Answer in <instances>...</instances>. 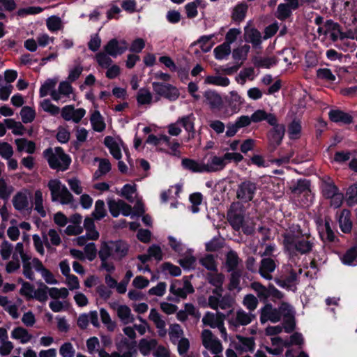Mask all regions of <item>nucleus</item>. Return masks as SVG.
Segmentation results:
<instances>
[{
	"label": "nucleus",
	"mask_w": 357,
	"mask_h": 357,
	"mask_svg": "<svg viewBox=\"0 0 357 357\" xmlns=\"http://www.w3.org/2000/svg\"><path fill=\"white\" fill-rule=\"evenodd\" d=\"M170 291L178 297L185 298L188 294L192 293L194 289L188 280H183L174 282L171 285Z\"/></svg>",
	"instance_id": "nucleus-20"
},
{
	"label": "nucleus",
	"mask_w": 357,
	"mask_h": 357,
	"mask_svg": "<svg viewBox=\"0 0 357 357\" xmlns=\"http://www.w3.org/2000/svg\"><path fill=\"white\" fill-rule=\"evenodd\" d=\"M183 167L195 173L206 172L205 160L203 158L201 160L184 158L182 160Z\"/></svg>",
	"instance_id": "nucleus-29"
},
{
	"label": "nucleus",
	"mask_w": 357,
	"mask_h": 357,
	"mask_svg": "<svg viewBox=\"0 0 357 357\" xmlns=\"http://www.w3.org/2000/svg\"><path fill=\"white\" fill-rule=\"evenodd\" d=\"M90 121L92 128L95 131L102 132L105 130V123L98 110H95L92 112L90 118Z\"/></svg>",
	"instance_id": "nucleus-41"
},
{
	"label": "nucleus",
	"mask_w": 357,
	"mask_h": 357,
	"mask_svg": "<svg viewBox=\"0 0 357 357\" xmlns=\"http://www.w3.org/2000/svg\"><path fill=\"white\" fill-rule=\"evenodd\" d=\"M17 149L19 152H26L29 154L34 153L36 149L35 143L24 138L15 139Z\"/></svg>",
	"instance_id": "nucleus-43"
},
{
	"label": "nucleus",
	"mask_w": 357,
	"mask_h": 357,
	"mask_svg": "<svg viewBox=\"0 0 357 357\" xmlns=\"http://www.w3.org/2000/svg\"><path fill=\"white\" fill-rule=\"evenodd\" d=\"M284 271L289 272V275H282L280 278L275 279L277 284L282 288H286L294 291L296 289L298 274L301 273V269L298 268V271L293 270L289 266L284 267Z\"/></svg>",
	"instance_id": "nucleus-10"
},
{
	"label": "nucleus",
	"mask_w": 357,
	"mask_h": 357,
	"mask_svg": "<svg viewBox=\"0 0 357 357\" xmlns=\"http://www.w3.org/2000/svg\"><path fill=\"white\" fill-rule=\"evenodd\" d=\"M283 244L290 254L300 252L305 254L312 248V242L308 236L302 234L298 226L291 227L284 234Z\"/></svg>",
	"instance_id": "nucleus-1"
},
{
	"label": "nucleus",
	"mask_w": 357,
	"mask_h": 357,
	"mask_svg": "<svg viewBox=\"0 0 357 357\" xmlns=\"http://www.w3.org/2000/svg\"><path fill=\"white\" fill-rule=\"evenodd\" d=\"M321 189L323 196L326 199H328L339 191L333 181L328 176L322 178Z\"/></svg>",
	"instance_id": "nucleus-32"
},
{
	"label": "nucleus",
	"mask_w": 357,
	"mask_h": 357,
	"mask_svg": "<svg viewBox=\"0 0 357 357\" xmlns=\"http://www.w3.org/2000/svg\"><path fill=\"white\" fill-rule=\"evenodd\" d=\"M195 117L192 114L183 116L177 121V123L181 124L188 132H194V121Z\"/></svg>",
	"instance_id": "nucleus-62"
},
{
	"label": "nucleus",
	"mask_w": 357,
	"mask_h": 357,
	"mask_svg": "<svg viewBox=\"0 0 357 357\" xmlns=\"http://www.w3.org/2000/svg\"><path fill=\"white\" fill-rule=\"evenodd\" d=\"M248 10V5L246 3L238 4L234 9L232 17L234 21H242L246 15Z\"/></svg>",
	"instance_id": "nucleus-60"
},
{
	"label": "nucleus",
	"mask_w": 357,
	"mask_h": 357,
	"mask_svg": "<svg viewBox=\"0 0 357 357\" xmlns=\"http://www.w3.org/2000/svg\"><path fill=\"white\" fill-rule=\"evenodd\" d=\"M280 317L282 316L285 319L284 328L286 332L290 333L294 328V310L292 307L286 303H282L278 309Z\"/></svg>",
	"instance_id": "nucleus-21"
},
{
	"label": "nucleus",
	"mask_w": 357,
	"mask_h": 357,
	"mask_svg": "<svg viewBox=\"0 0 357 357\" xmlns=\"http://www.w3.org/2000/svg\"><path fill=\"white\" fill-rule=\"evenodd\" d=\"M153 88L157 94L170 100H175L179 96L178 89L169 84L153 82Z\"/></svg>",
	"instance_id": "nucleus-14"
},
{
	"label": "nucleus",
	"mask_w": 357,
	"mask_h": 357,
	"mask_svg": "<svg viewBox=\"0 0 357 357\" xmlns=\"http://www.w3.org/2000/svg\"><path fill=\"white\" fill-rule=\"evenodd\" d=\"M4 122L8 129H11L14 135H22L25 132V128L20 122H16L13 119H5Z\"/></svg>",
	"instance_id": "nucleus-57"
},
{
	"label": "nucleus",
	"mask_w": 357,
	"mask_h": 357,
	"mask_svg": "<svg viewBox=\"0 0 357 357\" xmlns=\"http://www.w3.org/2000/svg\"><path fill=\"white\" fill-rule=\"evenodd\" d=\"M40 106L43 111L50 114L51 115L55 116L59 114L60 112L59 107L52 104L49 99H44L42 100L40 103Z\"/></svg>",
	"instance_id": "nucleus-64"
},
{
	"label": "nucleus",
	"mask_w": 357,
	"mask_h": 357,
	"mask_svg": "<svg viewBox=\"0 0 357 357\" xmlns=\"http://www.w3.org/2000/svg\"><path fill=\"white\" fill-rule=\"evenodd\" d=\"M280 320V313L276 308L273 307L271 304L266 305L261 310L260 321L262 324L268 321L275 323Z\"/></svg>",
	"instance_id": "nucleus-25"
},
{
	"label": "nucleus",
	"mask_w": 357,
	"mask_h": 357,
	"mask_svg": "<svg viewBox=\"0 0 357 357\" xmlns=\"http://www.w3.org/2000/svg\"><path fill=\"white\" fill-rule=\"evenodd\" d=\"M30 197L31 192L28 190L24 189L17 192L12 199L14 208L19 211L28 210Z\"/></svg>",
	"instance_id": "nucleus-17"
},
{
	"label": "nucleus",
	"mask_w": 357,
	"mask_h": 357,
	"mask_svg": "<svg viewBox=\"0 0 357 357\" xmlns=\"http://www.w3.org/2000/svg\"><path fill=\"white\" fill-rule=\"evenodd\" d=\"M53 202H59L61 204H70L73 202V196L66 186L59 180L52 179L47 184Z\"/></svg>",
	"instance_id": "nucleus-5"
},
{
	"label": "nucleus",
	"mask_w": 357,
	"mask_h": 357,
	"mask_svg": "<svg viewBox=\"0 0 357 357\" xmlns=\"http://www.w3.org/2000/svg\"><path fill=\"white\" fill-rule=\"evenodd\" d=\"M108 207L111 215L114 218L118 217L120 214L124 216L130 215L132 218L135 215L132 213L131 206L121 199L108 201Z\"/></svg>",
	"instance_id": "nucleus-11"
},
{
	"label": "nucleus",
	"mask_w": 357,
	"mask_h": 357,
	"mask_svg": "<svg viewBox=\"0 0 357 357\" xmlns=\"http://www.w3.org/2000/svg\"><path fill=\"white\" fill-rule=\"evenodd\" d=\"M129 246L123 241H103L98 252L102 258H110L114 260H121L128 252Z\"/></svg>",
	"instance_id": "nucleus-3"
},
{
	"label": "nucleus",
	"mask_w": 357,
	"mask_h": 357,
	"mask_svg": "<svg viewBox=\"0 0 357 357\" xmlns=\"http://www.w3.org/2000/svg\"><path fill=\"white\" fill-rule=\"evenodd\" d=\"M75 98L74 90L68 81H62L52 94V99L57 102L65 103Z\"/></svg>",
	"instance_id": "nucleus-8"
},
{
	"label": "nucleus",
	"mask_w": 357,
	"mask_h": 357,
	"mask_svg": "<svg viewBox=\"0 0 357 357\" xmlns=\"http://www.w3.org/2000/svg\"><path fill=\"white\" fill-rule=\"evenodd\" d=\"M244 38L246 42L252 43L255 48L259 47L262 41L261 33L248 26L245 28Z\"/></svg>",
	"instance_id": "nucleus-31"
},
{
	"label": "nucleus",
	"mask_w": 357,
	"mask_h": 357,
	"mask_svg": "<svg viewBox=\"0 0 357 357\" xmlns=\"http://www.w3.org/2000/svg\"><path fill=\"white\" fill-rule=\"evenodd\" d=\"M317 77L318 79L329 83H333L336 80V76L326 68H319L317 70Z\"/></svg>",
	"instance_id": "nucleus-55"
},
{
	"label": "nucleus",
	"mask_w": 357,
	"mask_h": 357,
	"mask_svg": "<svg viewBox=\"0 0 357 357\" xmlns=\"http://www.w3.org/2000/svg\"><path fill=\"white\" fill-rule=\"evenodd\" d=\"M202 337L205 348L210 350L213 354H218L222 351V346L220 342L213 335L210 330H204Z\"/></svg>",
	"instance_id": "nucleus-13"
},
{
	"label": "nucleus",
	"mask_w": 357,
	"mask_h": 357,
	"mask_svg": "<svg viewBox=\"0 0 357 357\" xmlns=\"http://www.w3.org/2000/svg\"><path fill=\"white\" fill-rule=\"evenodd\" d=\"M22 263L23 275L30 280L35 279L34 272L39 273L44 266L40 260L36 257H32L31 255L24 256Z\"/></svg>",
	"instance_id": "nucleus-9"
},
{
	"label": "nucleus",
	"mask_w": 357,
	"mask_h": 357,
	"mask_svg": "<svg viewBox=\"0 0 357 357\" xmlns=\"http://www.w3.org/2000/svg\"><path fill=\"white\" fill-rule=\"evenodd\" d=\"M317 229L322 241L329 242L334 241L335 236L331 229L330 220L326 218L324 222H318Z\"/></svg>",
	"instance_id": "nucleus-26"
},
{
	"label": "nucleus",
	"mask_w": 357,
	"mask_h": 357,
	"mask_svg": "<svg viewBox=\"0 0 357 357\" xmlns=\"http://www.w3.org/2000/svg\"><path fill=\"white\" fill-rule=\"evenodd\" d=\"M339 225L344 233H349L352 228V222L350 220V213L347 210H343L339 217Z\"/></svg>",
	"instance_id": "nucleus-44"
},
{
	"label": "nucleus",
	"mask_w": 357,
	"mask_h": 357,
	"mask_svg": "<svg viewBox=\"0 0 357 357\" xmlns=\"http://www.w3.org/2000/svg\"><path fill=\"white\" fill-rule=\"evenodd\" d=\"M149 318L155 325L158 330L159 335L164 337L167 333V331L165 329V321L162 319L160 314L155 309L151 310Z\"/></svg>",
	"instance_id": "nucleus-34"
},
{
	"label": "nucleus",
	"mask_w": 357,
	"mask_h": 357,
	"mask_svg": "<svg viewBox=\"0 0 357 357\" xmlns=\"http://www.w3.org/2000/svg\"><path fill=\"white\" fill-rule=\"evenodd\" d=\"M107 214L105 202L98 199L95 203L94 210L92 215L95 220H100L102 219Z\"/></svg>",
	"instance_id": "nucleus-58"
},
{
	"label": "nucleus",
	"mask_w": 357,
	"mask_h": 357,
	"mask_svg": "<svg viewBox=\"0 0 357 357\" xmlns=\"http://www.w3.org/2000/svg\"><path fill=\"white\" fill-rule=\"evenodd\" d=\"M136 98L139 105H150L152 102L153 96L149 90L142 88L137 92Z\"/></svg>",
	"instance_id": "nucleus-49"
},
{
	"label": "nucleus",
	"mask_w": 357,
	"mask_h": 357,
	"mask_svg": "<svg viewBox=\"0 0 357 357\" xmlns=\"http://www.w3.org/2000/svg\"><path fill=\"white\" fill-rule=\"evenodd\" d=\"M228 220L234 229L238 230L243 222V216L241 211L231 208L227 214Z\"/></svg>",
	"instance_id": "nucleus-39"
},
{
	"label": "nucleus",
	"mask_w": 357,
	"mask_h": 357,
	"mask_svg": "<svg viewBox=\"0 0 357 357\" xmlns=\"http://www.w3.org/2000/svg\"><path fill=\"white\" fill-rule=\"evenodd\" d=\"M10 336L13 340L23 344L29 342L33 337L26 328L20 326L13 328Z\"/></svg>",
	"instance_id": "nucleus-33"
},
{
	"label": "nucleus",
	"mask_w": 357,
	"mask_h": 357,
	"mask_svg": "<svg viewBox=\"0 0 357 357\" xmlns=\"http://www.w3.org/2000/svg\"><path fill=\"white\" fill-rule=\"evenodd\" d=\"M284 135V127L283 126H275L268 133V148L271 151H274L279 146Z\"/></svg>",
	"instance_id": "nucleus-22"
},
{
	"label": "nucleus",
	"mask_w": 357,
	"mask_h": 357,
	"mask_svg": "<svg viewBox=\"0 0 357 357\" xmlns=\"http://www.w3.org/2000/svg\"><path fill=\"white\" fill-rule=\"evenodd\" d=\"M317 31L319 36H327L334 41L338 39L340 40L342 36V32L340 31L339 25L332 21H327L324 26H319Z\"/></svg>",
	"instance_id": "nucleus-18"
},
{
	"label": "nucleus",
	"mask_w": 357,
	"mask_h": 357,
	"mask_svg": "<svg viewBox=\"0 0 357 357\" xmlns=\"http://www.w3.org/2000/svg\"><path fill=\"white\" fill-rule=\"evenodd\" d=\"M49 295L54 300H59V298L65 299L69 295L68 289L62 287V288H56V287H51L49 288Z\"/></svg>",
	"instance_id": "nucleus-61"
},
{
	"label": "nucleus",
	"mask_w": 357,
	"mask_h": 357,
	"mask_svg": "<svg viewBox=\"0 0 357 357\" xmlns=\"http://www.w3.org/2000/svg\"><path fill=\"white\" fill-rule=\"evenodd\" d=\"M206 84H213L220 86H227L229 84V79L227 77L219 75L207 76L204 81Z\"/></svg>",
	"instance_id": "nucleus-54"
},
{
	"label": "nucleus",
	"mask_w": 357,
	"mask_h": 357,
	"mask_svg": "<svg viewBox=\"0 0 357 357\" xmlns=\"http://www.w3.org/2000/svg\"><path fill=\"white\" fill-rule=\"evenodd\" d=\"M206 3L204 0H195L185 6V10L188 18H194L197 15V8H204Z\"/></svg>",
	"instance_id": "nucleus-40"
},
{
	"label": "nucleus",
	"mask_w": 357,
	"mask_h": 357,
	"mask_svg": "<svg viewBox=\"0 0 357 357\" xmlns=\"http://www.w3.org/2000/svg\"><path fill=\"white\" fill-rule=\"evenodd\" d=\"M157 344L158 342L155 339L143 338L139 342V350L142 355L147 356L154 351Z\"/></svg>",
	"instance_id": "nucleus-36"
},
{
	"label": "nucleus",
	"mask_w": 357,
	"mask_h": 357,
	"mask_svg": "<svg viewBox=\"0 0 357 357\" xmlns=\"http://www.w3.org/2000/svg\"><path fill=\"white\" fill-rule=\"evenodd\" d=\"M104 142L112 156L119 160L122 156L121 150V146L122 145L121 141L107 136L105 138Z\"/></svg>",
	"instance_id": "nucleus-28"
},
{
	"label": "nucleus",
	"mask_w": 357,
	"mask_h": 357,
	"mask_svg": "<svg viewBox=\"0 0 357 357\" xmlns=\"http://www.w3.org/2000/svg\"><path fill=\"white\" fill-rule=\"evenodd\" d=\"M215 59L222 60L226 59L231 53V47L228 43H224L214 49Z\"/></svg>",
	"instance_id": "nucleus-51"
},
{
	"label": "nucleus",
	"mask_w": 357,
	"mask_h": 357,
	"mask_svg": "<svg viewBox=\"0 0 357 357\" xmlns=\"http://www.w3.org/2000/svg\"><path fill=\"white\" fill-rule=\"evenodd\" d=\"M229 107L233 113H237L244 102L243 98L236 91H231L227 99Z\"/></svg>",
	"instance_id": "nucleus-38"
},
{
	"label": "nucleus",
	"mask_w": 357,
	"mask_h": 357,
	"mask_svg": "<svg viewBox=\"0 0 357 357\" xmlns=\"http://www.w3.org/2000/svg\"><path fill=\"white\" fill-rule=\"evenodd\" d=\"M169 335L172 343L176 344L180 339L183 338V331L177 324H172L169 328Z\"/></svg>",
	"instance_id": "nucleus-52"
},
{
	"label": "nucleus",
	"mask_w": 357,
	"mask_h": 357,
	"mask_svg": "<svg viewBox=\"0 0 357 357\" xmlns=\"http://www.w3.org/2000/svg\"><path fill=\"white\" fill-rule=\"evenodd\" d=\"M111 307L116 311L118 317L123 324H128L134 321V316L128 306L114 303L111 304Z\"/></svg>",
	"instance_id": "nucleus-23"
},
{
	"label": "nucleus",
	"mask_w": 357,
	"mask_h": 357,
	"mask_svg": "<svg viewBox=\"0 0 357 357\" xmlns=\"http://www.w3.org/2000/svg\"><path fill=\"white\" fill-rule=\"evenodd\" d=\"M328 115L330 119L335 123L349 124L352 121V117L351 115L339 109L331 110Z\"/></svg>",
	"instance_id": "nucleus-35"
},
{
	"label": "nucleus",
	"mask_w": 357,
	"mask_h": 357,
	"mask_svg": "<svg viewBox=\"0 0 357 357\" xmlns=\"http://www.w3.org/2000/svg\"><path fill=\"white\" fill-rule=\"evenodd\" d=\"M178 263L184 269L191 270L195 268L197 259L193 256L192 250H188V252L178 260Z\"/></svg>",
	"instance_id": "nucleus-45"
},
{
	"label": "nucleus",
	"mask_w": 357,
	"mask_h": 357,
	"mask_svg": "<svg viewBox=\"0 0 357 357\" xmlns=\"http://www.w3.org/2000/svg\"><path fill=\"white\" fill-rule=\"evenodd\" d=\"M58 80L59 79L57 77L49 78L46 79L40 88V96L45 97L47 95H50L52 97L53 91H56L55 87Z\"/></svg>",
	"instance_id": "nucleus-37"
},
{
	"label": "nucleus",
	"mask_w": 357,
	"mask_h": 357,
	"mask_svg": "<svg viewBox=\"0 0 357 357\" xmlns=\"http://www.w3.org/2000/svg\"><path fill=\"white\" fill-rule=\"evenodd\" d=\"M213 37V34L203 36L197 40V44L204 52H209L214 45L215 43L212 41Z\"/></svg>",
	"instance_id": "nucleus-53"
},
{
	"label": "nucleus",
	"mask_w": 357,
	"mask_h": 357,
	"mask_svg": "<svg viewBox=\"0 0 357 357\" xmlns=\"http://www.w3.org/2000/svg\"><path fill=\"white\" fill-rule=\"evenodd\" d=\"M255 315L251 312H246L242 309L229 310L228 314V322L229 328L236 329L243 326H247L254 319Z\"/></svg>",
	"instance_id": "nucleus-6"
},
{
	"label": "nucleus",
	"mask_w": 357,
	"mask_h": 357,
	"mask_svg": "<svg viewBox=\"0 0 357 357\" xmlns=\"http://www.w3.org/2000/svg\"><path fill=\"white\" fill-rule=\"evenodd\" d=\"M128 49V44L125 40H110L104 47L105 52L111 56L116 57L124 53Z\"/></svg>",
	"instance_id": "nucleus-16"
},
{
	"label": "nucleus",
	"mask_w": 357,
	"mask_h": 357,
	"mask_svg": "<svg viewBox=\"0 0 357 357\" xmlns=\"http://www.w3.org/2000/svg\"><path fill=\"white\" fill-rule=\"evenodd\" d=\"M257 190L256 184L251 181L241 183L237 189V197L243 202L251 201Z\"/></svg>",
	"instance_id": "nucleus-15"
},
{
	"label": "nucleus",
	"mask_w": 357,
	"mask_h": 357,
	"mask_svg": "<svg viewBox=\"0 0 357 357\" xmlns=\"http://www.w3.org/2000/svg\"><path fill=\"white\" fill-rule=\"evenodd\" d=\"M255 76L254 68L250 67L241 70L236 79L238 84L243 85L247 81H252Z\"/></svg>",
	"instance_id": "nucleus-46"
},
{
	"label": "nucleus",
	"mask_w": 357,
	"mask_h": 357,
	"mask_svg": "<svg viewBox=\"0 0 357 357\" xmlns=\"http://www.w3.org/2000/svg\"><path fill=\"white\" fill-rule=\"evenodd\" d=\"M205 102L213 111H220L223 107V100L220 94L211 90L206 91L204 93Z\"/></svg>",
	"instance_id": "nucleus-24"
},
{
	"label": "nucleus",
	"mask_w": 357,
	"mask_h": 357,
	"mask_svg": "<svg viewBox=\"0 0 357 357\" xmlns=\"http://www.w3.org/2000/svg\"><path fill=\"white\" fill-rule=\"evenodd\" d=\"M238 342H234V347L238 351H251L255 349V340L253 337H244L237 335Z\"/></svg>",
	"instance_id": "nucleus-30"
},
{
	"label": "nucleus",
	"mask_w": 357,
	"mask_h": 357,
	"mask_svg": "<svg viewBox=\"0 0 357 357\" xmlns=\"http://www.w3.org/2000/svg\"><path fill=\"white\" fill-rule=\"evenodd\" d=\"M251 287L257 292L260 299H266L270 296L271 285L268 287H266L259 282H255L252 283Z\"/></svg>",
	"instance_id": "nucleus-56"
},
{
	"label": "nucleus",
	"mask_w": 357,
	"mask_h": 357,
	"mask_svg": "<svg viewBox=\"0 0 357 357\" xmlns=\"http://www.w3.org/2000/svg\"><path fill=\"white\" fill-rule=\"evenodd\" d=\"M344 264L357 265V244L349 249L342 259Z\"/></svg>",
	"instance_id": "nucleus-48"
},
{
	"label": "nucleus",
	"mask_w": 357,
	"mask_h": 357,
	"mask_svg": "<svg viewBox=\"0 0 357 357\" xmlns=\"http://www.w3.org/2000/svg\"><path fill=\"white\" fill-rule=\"evenodd\" d=\"M44 156L50 167L57 170H66L71 162L70 158L60 147L46 149L44 151Z\"/></svg>",
	"instance_id": "nucleus-4"
},
{
	"label": "nucleus",
	"mask_w": 357,
	"mask_h": 357,
	"mask_svg": "<svg viewBox=\"0 0 357 357\" xmlns=\"http://www.w3.org/2000/svg\"><path fill=\"white\" fill-rule=\"evenodd\" d=\"M225 318V314L220 312H217L216 314L207 312L202 318V322L204 325L208 326L211 328H217L221 334L222 338L225 341H227V333L224 325Z\"/></svg>",
	"instance_id": "nucleus-7"
},
{
	"label": "nucleus",
	"mask_w": 357,
	"mask_h": 357,
	"mask_svg": "<svg viewBox=\"0 0 357 357\" xmlns=\"http://www.w3.org/2000/svg\"><path fill=\"white\" fill-rule=\"evenodd\" d=\"M277 264L273 259L269 257L264 258L261 261L259 273L264 279L271 280L272 279L271 273L275 270Z\"/></svg>",
	"instance_id": "nucleus-27"
},
{
	"label": "nucleus",
	"mask_w": 357,
	"mask_h": 357,
	"mask_svg": "<svg viewBox=\"0 0 357 357\" xmlns=\"http://www.w3.org/2000/svg\"><path fill=\"white\" fill-rule=\"evenodd\" d=\"M206 172L211 173L220 172L231 161L240 162L243 159V155L236 152H227L222 156H218L214 153L207 154L204 158Z\"/></svg>",
	"instance_id": "nucleus-2"
},
{
	"label": "nucleus",
	"mask_w": 357,
	"mask_h": 357,
	"mask_svg": "<svg viewBox=\"0 0 357 357\" xmlns=\"http://www.w3.org/2000/svg\"><path fill=\"white\" fill-rule=\"evenodd\" d=\"M293 192L294 194L303 197L300 202L302 206L307 207L313 202L314 196L309 188V183L307 181H298Z\"/></svg>",
	"instance_id": "nucleus-12"
},
{
	"label": "nucleus",
	"mask_w": 357,
	"mask_h": 357,
	"mask_svg": "<svg viewBox=\"0 0 357 357\" xmlns=\"http://www.w3.org/2000/svg\"><path fill=\"white\" fill-rule=\"evenodd\" d=\"M33 204L34 209L37 211V213L40 216L45 217L46 215V211L43 206V193L40 190H37L34 192Z\"/></svg>",
	"instance_id": "nucleus-47"
},
{
	"label": "nucleus",
	"mask_w": 357,
	"mask_h": 357,
	"mask_svg": "<svg viewBox=\"0 0 357 357\" xmlns=\"http://www.w3.org/2000/svg\"><path fill=\"white\" fill-rule=\"evenodd\" d=\"M250 51V46L244 45L233 50L232 56L236 61H244L246 59Z\"/></svg>",
	"instance_id": "nucleus-63"
},
{
	"label": "nucleus",
	"mask_w": 357,
	"mask_h": 357,
	"mask_svg": "<svg viewBox=\"0 0 357 357\" xmlns=\"http://www.w3.org/2000/svg\"><path fill=\"white\" fill-rule=\"evenodd\" d=\"M49 287L40 282L38 289H34L32 298H34L40 302H45L48 298Z\"/></svg>",
	"instance_id": "nucleus-50"
},
{
	"label": "nucleus",
	"mask_w": 357,
	"mask_h": 357,
	"mask_svg": "<svg viewBox=\"0 0 357 357\" xmlns=\"http://www.w3.org/2000/svg\"><path fill=\"white\" fill-rule=\"evenodd\" d=\"M61 116L66 121H72L79 123L86 114V110L83 108L75 109L73 105H66L61 111Z\"/></svg>",
	"instance_id": "nucleus-19"
},
{
	"label": "nucleus",
	"mask_w": 357,
	"mask_h": 357,
	"mask_svg": "<svg viewBox=\"0 0 357 357\" xmlns=\"http://www.w3.org/2000/svg\"><path fill=\"white\" fill-rule=\"evenodd\" d=\"M95 160L99 162L98 169L95 173L96 177L105 175L111 170V164L107 159L96 158Z\"/></svg>",
	"instance_id": "nucleus-59"
},
{
	"label": "nucleus",
	"mask_w": 357,
	"mask_h": 357,
	"mask_svg": "<svg viewBox=\"0 0 357 357\" xmlns=\"http://www.w3.org/2000/svg\"><path fill=\"white\" fill-rule=\"evenodd\" d=\"M278 61L275 56H256L253 59L254 65L257 68H270L275 66Z\"/></svg>",
	"instance_id": "nucleus-42"
}]
</instances>
